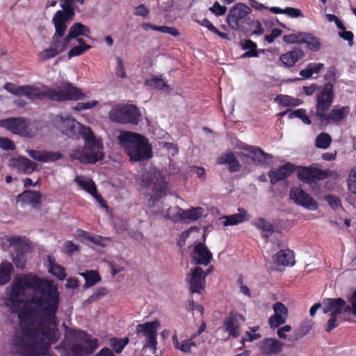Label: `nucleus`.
<instances>
[{
    "label": "nucleus",
    "mask_w": 356,
    "mask_h": 356,
    "mask_svg": "<svg viewBox=\"0 0 356 356\" xmlns=\"http://www.w3.org/2000/svg\"><path fill=\"white\" fill-rule=\"evenodd\" d=\"M245 317L236 311H231L224 318L221 329L228 333L229 338H237L241 334V322H245Z\"/></svg>",
    "instance_id": "12"
},
{
    "label": "nucleus",
    "mask_w": 356,
    "mask_h": 356,
    "mask_svg": "<svg viewBox=\"0 0 356 356\" xmlns=\"http://www.w3.org/2000/svg\"><path fill=\"white\" fill-rule=\"evenodd\" d=\"M80 275L83 277L86 280L84 288H90L95 284H96L98 282L101 280L100 275L97 271L95 270H86L84 273H80Z\"/></svg>",
    "instance_id": "43"
},
{
    "label": "nucleus",
    "mask_w": 356,
    "mask_h": 356,
    "mask_svg": "<svg viewBox=\"0 0 356 356\" xmlns=\"http://www.w3.org/2000/svg\"><path fill=\"white\" fill-rule=\"evenodd\" d=\"M241 47L243 50H248L241 56L242 58L258 57L259 51H264V49H260L258 51L257 49V45L256 42L250 39H245L242 41L241 43Z\"/></svg>",
    "instance_id": "38"
},
{
    "label": "nucleus",
    "mask_w": 356,
    "mask_h": 356,
    "mask_svg": "<svg viewBox=\"0 0 356 356\" xmlns=\"http://www.w3.org/2000/svg\"><path fill=\"white\" fill-rule=\"evenodd\" d=\"M27 152L33 159L42 163L54 162L63 157L60 152L29 149Z\"/></svg>",
    "instance_id": "24"
},
{
    "label": "nucleus",
    "mask_w": 356,
    "mask_h": 356,
    "mask_svg": "<svg viewBox=\"0 0 356 356\" xmlns=\"http://www.w3.org/2000/svg\"><path fill=\"white\" fill-rule=\"evenodd\" d=\"M51 343H47L42 340H38L37 343L30 348H20L27 351L29 356H56L49 353V346Z\"/></svg>",
    "instance_id": "36"
},
{
    "label": "nucleus",
    "mask_w": 356,
    "mask_h": 356,
    "mask_svg": "<svg viewBox=\"0 0 356 356\" xmlns=\"http://www.w3.org/2000/svg\"><path fill=\"white\" fill-rule=\"evenodd\" d=\"M287 318L281 316L280 315H272L268 319V324L270 328H277L280 325L284 324Z\"/></svg>",
    "instance_id": "56"
},
{
    "label": "nucleus",
    "mask_w": 356,
    "mask_h": 356,
    "mask_svg": "<svg viewBox=\"0 0 356 356\" xmlns=\"http://www.w3.org/2000/svg\"><path fill=\"white\" fill-rule=\"evenodd\" d=\"M128 343L129 339L127 337L124 339L113 337L109 340V345L117 354L121 353Z\"/></svg>",
    "instance_id": "47"
},
{
    "label": "nucleus",
    "mask_w": 356,
    "mask_h": 356,
    "mask_svg": "<svg viewBox=\"0 0 356 356\" xmlns=\"http://www.w3.org/2000/svg\"><path fill=\"white\" fill-rule=\"evenodd\" d=\"M194 21L200 25L207 28L211 32L216 34L220 38L225 40H229V35L226 33L220 31L207 18H204L202 20L195 19Z\"/></svg>",
    "instance_id": "45"
},
{
    "label": "nucleus",
    "mask_w": 356,
    "mask_h": 356,
    "mask_svg": "<svg viewBox=\"0 0 356 356\" xmlns=\"http://www.w3.org/2000/svg\"><path fill=\"white\" fill-rule=\"evenodd\" d=\"M40 100L48 99L58 102L84 99L86 96L81 89L67 82L59 90L43 86L40 91Z\"/></svg>",
    "instance_id": "5"
},
{
    "label": "nucleus",
    "mask_w": 356,
    "mask_h": 356,
    "mask_svg": "<svg viewBox=\"0 0 356 356\" xmlns=\"http://www.w3.org/2000/svg\"><path fill=\"white\" fill-rule=\"evenodd\" d=\"M118 139L132 162L147 161L153 156L152 147L149 140L140 134L123 131Z\"/></svg>",
    "instance_id": "4"
},
{
    "label": "nucleus",
    "mask_w": 356,
    "mask_h": 356,
    "mask_svg": "<svg viewBox=\"0 0 356 356\" xmlns=\"http://www.w3.org/2000/svg\"><path fill=\"white\" fill-rule=\"evenodd\" d=\"M305 33H297L283 36V41L288 44L302 43L303 41Z\"/></svg>",
    "instance_id": "55"
},
{
    "label": "nucleus",
    "mask_w": 356,
    "mask_h": 356,
    "mask_svg": "<svg viewBox=\"0 0 356 356\" xmlns=\"http://www.w3.org/2000/svg\"><path fill=\"white\" fill-rule=\"evenodd\" d=\"M296 168L294 164L289 162L277 169L270 170L268 172V176L271 184L274 185L277 182L286 179L295 171Z\"/></svg>",
    "instance_id": "23"
},
{
    "label": "nucleus",
    "mask_w": 356,
    "mask_h": 356,
    "mask_svg": "<svg viewBox=\"0 0 356 356\" xmlns=\"http://www.w3.org/2000/svg\"><path fill=\"white\" fill-rule=\"evenodd\" d=\"M146 186L152 188L154 192L148 200L149 203H152V206L166 195L168 184L164 175L160 171L154 172L148 176Z\"/></svg>",
    "instance_id": "11"
},
{
    "label": "nucleus",
    "mask_w": 356,
    "mask_h": 356,
    "mask_svg": "<svg viewBox=\"0 0 356 356\" xmlns=\"http://www.w3.org/2000/svg\"><path fill=\"white\" fill-rule=\"evenodd\" d=\"M283 344L273 338H266L260 344V350L264 355L270 356L282 351Z\"/></svg>",
    "instance_id": "27"
},
{
    "label": "nucleus",
    "mask_w": 356,
    "mask_h": 356,
    "mask_svg": "<svg viewBox=\"0 0 356 356\" xmlns=\"http://www.w3.org/2000/svg\"><path fill=\"white\" fill-rule=\"evenodd\" d=\"M172 341L176 350H180L185 354L191 353L192 348L197 347L196 342L191 337L188 339L179 341L176 332L172 337Z\"/></svg>",
    "instance_id": "35"
},
{
    "label": "nucleus",
    "mask_w": 356,
    "mask_h": 356,
    "mask_svg": "<svg viewBox=\"0 0 356 356\" xmlns=\"http://www.w3.org/2000/svg\"><path fill=\"white\" fill-rule=\"evenodd\" d=\"M191 257L195 264L208 266L213 259V254L204 242H199L194 246Z\"/></svg>",
    "instance_id": "21"
},
{
    "label": "nucleus",
    "mask_w": 356,
    "mask_h": 356,
    "mask_svg": "<svg viewBox=\"0 0 356 356\" xmlns=\"http://www.w3.org/2000/svg\"><path fill=\"white\" fill-rule=\"evenodd\" d=\"M298 118L302 120L305 124H310L312 123L311 120L307 115V111L305 108H298L295 111H292L289 113V118L293 119Z\"/></svg>",
    "instance_id": "50"
},
{
    "label": "nucleus",
    "mask_w": 356,
    "mask_h": 356,
    "mask_svg": "<svg viewBox=\"0 0 356 356\" xmlns=\"http://www.w3.org/2000/svg\"><path fill=\"white\" fill-rule=\"evenodd\" d=\"M238 213L229 216H223L221 219L225 220L222 222L224 226H232L240 224L245 221L248 220L249 214L247 211L243 208L238 209Z\"/></svg>",
    "instance_id": "32"
},
{
    "label": "nucleus",
    "mask_w": 356,
    "mask_h": 356,
    "mask_svg": "<svg viewBox=\"0 0 356 356\" xmlns=\"http://www.w3.org/2000/svg\"><path fill=\"white\" fill-rule=\"evenodd\" d=\"M54 126L63 136L72 139H79L81 136L85 140V145L82 148L74 149L71 151L70 156L81 163H96L103 160V143L102 139H97L92 129L81 124L74 118L70 116L63 117L56 115L54 118Z\"/></svg>",
    "instance_id": "3"
},
{
    "label": "nucleus",
    "mask_w": 356,
    "mask_h": 356,
    "mask_svg": "<svg viewBox=\"0 0 356 356\" xmlns=\"http://www.w3.org/2000/svg\"><path fill=\"white\" fill-rule=\"evenodd\" d=\"M60 7L63 10H58L54 16L65 19V20H72L75 15L74 6L75 2L83 4L85 0H60Z\"/></svg>",
    "instance_id": "25"
},
{
    "label": "nucleus",
    "mask_w": 356,
    "mask_h": 356,
    "mask_svg": "<svg viewBox=\"0 0 356 356\" xmlns=\"http://www.w3.org/2000/svg\"><path fill=\"white\" fill-rule=\"evenodd\" d=\"M290 197L293 202L302 207L316 211L318 208V202L304 190L298 187H293L289 192Z\"/></svg>",
    "instance_id": "15"
},
{
    "label": "nucleus",
    "mask_w": 356,
    "mask_h": 356,
    "mask_svg": "<svg viewBox=\"0 0 356 356\" xmlns=\"http://www.w3.org/2000/svg\"><path fill=\"white\" fill-rule=\"evenodd\" d=\"M323 67V63H310L300 71V75L305 79H309L314 74H318Z\"/></svg>",
    "instance_id": "42"
},
{
    "label": "nucleus",
    "mask_w": 356,
    "mask_h": 356,
    "mask_svg": "<svg viewBox=\"0 0 356 356\" xmlns=\"http://www.w3.org/2000/svg\"><path fill=\"white\" fill-rule=\"evenodd\" d=\"M350 113L348 106H342L340 108L334 107L327 113H323L316 119L324 124H335L344 120Z\"/></svg>",
    "instance_id": "20"
},
{
    "label": "nucleus",
    "mask_w": 356,
    "mask_h": 356,
    "mask_svg": "<svg viewBox=\"0 0 356 356\" xmlns=\"http://www.w3.org/2000/svg\"><path fill=\"white\" fill-rule=\"evenodd\" d=\"M68 21L56 16H54L52 19L55 27V33L52 37L51 44L58 51L59 54L65 51L71 42L67 35L63 38L67 30L66 22Z\"/></svg>",
    "instance_id": "10"
},
{
    "label": "nucleus",
    "mask_w": 356,
    "mask_h": 356,
    "mask_svg": "<svg viewBox=\"0 0 356 356\" xmlns=\"http://www.w3.org/2000/svg\"><path fill=\"white\" fill-rule=\"evenodd\" d=\"M327 173L317 167L310 165L309 167L298 168V178L302 182L312 184L316 181L324 179Z\"/></svg>",
    "instance_id": "19"
},
{
    "label": "nucleus",
    "mask_w": 356,
    "mask_h": 356,
    "mask_svg": "<svg viewBox=\"0 0 356 356\" xmlns=\"http://www.w3.org/2000/svg\"><path fill=\"white\" fill-rule=\"evenodd\" d=\"M186 281L189 284L191 293L202 294L205 289V278L203 270L200 266L192 268L187 275Z\"/></svg>",
    "instance_id": "17"
},
{
    "label": "nucleus",
    "mask_w": 356,
    "mask_h": 356,
    "mask_svg": "<svg viewBox=\"0 0 356 356\" xmlns=\"http://www.w3.org/2000/svg\"><path fill=\"white\" fill-rule=\"evenodd\" d=\"M254 227L262 231L261 236L268 238L275 232L274 225L263 218H259L253 222Z\"/></svg>",
    "instance_id": "39"
},
{
    "label": "nucleus",
    "mask_w": 356,
    "mask_h": 356,
    "mask_svg": "<svg viewBox=\"0 0 356 356\" xmlns=\"http://www.w3.org/2000/svg\"><path fill=\"white\" fill-rule=\"evenodd\" d=\"M14 271L13 266L10 262H2L0 266V286L7 284L12 277Z\"/></svg>",
    "instance_id": "40"
},
{
    "label": "nucleus",
    "mask_w": 356,
    "mask_h": 356,
    "mask_svg": "<svg viewBox=\"0 0 356 356\" xmlns=\"http://www.w3.org/2000/svg\"><path fill=\"white\" fill-rule=\"evenodd\" d=\"M216 163L219 165L227 164L230 172H238L241 168L240 163L231 151L219 156L216 159Z\"/></svg>",
    "instance_id": "29"
},
{
    "label": "nucleus",
    "mask_w": 356,
    "mask_h": 356,
    "mask_svg": "<svg viewBox=\"0 0 356 356\" xmlns=\"http://www.w3.org/2000/svg\"><path fill=\"white\" fill-rule=\"evenodd\" d=\"M302 99L289 95H282L280 97V104L285 106H297L302 104Z\"/></svg>",
    "instance_id": "52"
},
{
    "label": "nucleus",
    "mask_w": 356,
    "mask_h": 356,
    "mask_svg": "<svg viewBox=\"0 0 356 356\" xmlns=\"http://www.w3.org/2000/svg\"><path fill=\"white\" fill-rule=\"evenodd\" d=\"M41 197L42 195L39 191L26 190L17 196V202L25 204H30L35 207L41 204Z\"/></svg>",
    "instance_id": "28"
},
{
    "label": "nucleus",
    "mask_w": 356,
    "mask_h": 356,
    "mask_svg": "<svg viewBox=\"0 0 356 356\" xmlns=\"http://www.w3.org/2000/svg\"><path fill=\"white\" fill-rule=\"evenodd\" d=\"M348 302L350 305H348L346 310L348 314L356 316V290L348 298Z\"/></svg>",
    "instance_id": "59"
},
{
    "label": "nucleus",
    "mask_w": 356,
    "mask_h": 356,
    "mask_svg": "<svg viewBox=\"0 0 356 356\" xmlns=\"http://www.w3.org/2000/svg\"><path fill=\"white\" fill-rule=\"evenodd\" d=\"M8 241L15 248V254L13 255V261L17 268L23 269L25 266L24 254L27 244L19 236H12Z\"/></svg>",
    "instance_id": "22"
},
{
    "label": "nucleus",
    "mask_w": 356,
    "mask_h": 356,
    "mask_svg": "<svg viewBox=\"0 0 356 356\" xmlns=\"http://www.w3.org/2000/svg\"><path fill=\"white\" fill-rule=\"evenodd\" d=\"M146 84L149 86H153L159 90H163L165 88H168L166 81L158 76H154L151 79L147 80Z\"/></svg>",
    "instance_id": "54"
},
{
    "label": "nucleus",
    "mask_w": 356,
    "mask_h": 356,
    "mask_svg": "<svg viewBox=\"0 0 356 356\" xmlns=\"http://www.w3.org/2000/svg\"><path fill=\"white\" fill-rule=\"evenodd\" d=\"M4 89L18 97H26L31 100H40V88L38 87L30 85L17 86L15 83L8 82L5 83Z\"/></svg>",
    "instance_id": "16"
},
{
    "label": "nucleus",
    "mask_w": 356,
    "mask_h": 356,
    "mask_svg": "<svg viewBox=\"0 0 356 356\" xmlns=\"http://www.w3.org/2000/svg\"><path fill=\"white\" fill-rule=\"evenodd\" d=\"M159 326L160 322L158 320L145 322L136 326V334L138 335L141 334L146 338L145 347H149L154 350L156 349L157 330Z\"/></svg>",
    "instance_id": "14"
},
{
    "label": "nucleus",
    "mask_w": 356,
    "mask_h": 356,
    "mask_svg": "<svg viewBox=\"0 0 356 356\" xmlns=\"http://www.w3.org/2000/svg\"><path fill=\"white\" fill-rule=\"evenodd\" d=\"M348 189L353 193H356V168L353 169L348 176Z\"/></svg>",
    "instance_id": "61"
},
{
    "label": "nucleus",
    "mask_w": 356,
    "mask_h": 356,
    "mask_svg": "<svg viewBox=\"0 0 356 356\" xmlns=\"http://www.w3.org/2000/svg\"><path fill=\"white\" fill-rule=\"evenodd\" d=\"M13 165L18 171L24 174H31L38 167L36 163L22 156L14 159Z\"/></svg>",
    "instance_id": "33"
},
{
    "label": "nucleus",
    "mask_w": 356,
    "mask_h": 356,
    "mask_svg": "<svg viewBox=\"0 0 356 356\" xmlns=\"http://www.w3.org/2000/svg\"><path fill=\"white\" fill-rule=\"evenodd\" d=\"M111 121L120 124L137 125L140 121V113L133 104L118 105L108 114Z\"/></svg>",
    "instance_id": "7"
},
{
    "label": "nucleus",
    "mask_w": 356,
    "mask_h": 356,
    "mask_svg": "<svg viewBox=\"0 0 356 356\" xmlns=\"http://www.w3.org/2000/svg\"><path fill=\"white\" fill-rule=\"evenodd\" d=\"M273 261L277 265L293 266L294 253L289 249L281 250L273 256Z\"/></svg>",
    "instance_id": "34"
},
{
    "label": "nucleus",
    "mask_w": 356,
    "mask_h": 356,
    "mask_svg": "<svg viewBox=\"0 0 356 356\" xmlns=\"http://www.w3.org/2000/svg\"><path fill=\"white\" fill-rule=\"evenodd\" d=\"M273 309L275 315H280L281 316H284L285 318L288 317V309L283 303L280 302L274 303L273 305Z\"/></svg>",
    "instance_id": "57"
},
{
    "label": "nucleus",
    "mask_w": 356,
    "mask_h": 356,
    "mask_svg": "<svg viewBox=\"0 0 356 356\" xmlns=\"http://www.w3.org/2000/svg\"><path fill=\"white\" fill-rule=\"evenodd\" d=\"M209 10L216 16H222L225 14L227 7L221 6L218 1H215L213 6L209 8Z\"/></svg>",
    "instance_id": "60"
},
{
    "label": "nucleus",
    "mask_w": 356,
    "mask_h": 356,
    "mask_svg": "<svg viewBox=\"0 0 356 356\" xmlns=\"http://www.w3.org/2000/svg\"><path fill=\"white\" fill-rule=\"evenodd\" d=\"M90 49H91V46H86L85 47H82L79 45L75 46L67 52V56L69 58L74 56H79Z\"/></svg>",
    "instance_id": "58"
},
{
    "label": "nucleus",
    "mask_w": 356,
    "mask_h": 356,
    "mask_svg": "<svg viewBox=\"0 0 356 356\" xmlns=\"http://www.w3.org/2000/svg\"><path fill=\"white\" fill-rule=\"evenodd\" d=\"M143 29L148 31L152 29L153 31H158L162 33H168L173 36H179V33L175 27H170L167 26H156L149 23H143L141 24Z\"/></svg>",
    "instance_id": "41"
},
{
    "label": "nucleus",
    "mask_w": 356,
    "mask_h": 356,
    "mask_svg": "<svg viewBox=\"0 0 356 356\" xmlns=\"http://www.w3.org/2000/svg\"><path fill=\"white\" fill-rule=\"evenodd\" d=\"M252 10L243 3H236L229 11L227 15L228 25L234 31H243L245 24L252 22L248 16Z\"/></svg>",
    "instance_id": "8"
},
{
    "label": "nucleus",
    "mask_w": 356,
    "mask_h": 356,
    "mask_svg": "<svg viewBox=\"0 0 356 356\" xmlns=\"http://www.w3.org/2000/svg\"><path fill=\"white\" fill-rule=\"evenodd\" d=\"M86 335L85 345L74 343L69 348L63 350V356H87L93 353L98 347V339Z\"/></svg>",
    "instance_id": "13"
},
{
    "label": "nucleus",
    "mask_w": 356,
    "mask_h": 356,
    "mask_svg": "<svg viewBox=\"0 0 356 356\" xmlns=\"http://www.w3.org/2000/svg\"><path fill=\"white\" fill-rule=\"evenodd\" d=\"M334 98V84L330 82L325 83L316 95L314 117L316 118L323 113L328 112Z\"/></svg>",
    "instance_id": "9"
},
{
    "label": "nucleus",
    "mask_w": 356,
    "mask_h": 356,
    "mask_svg": "<svg viewBox=\"0 0 356 356\" xmlns=\"http://www.w3.org/2000/svg\"><path fill=\"white\" fill-rule=\"evenodd\" d=\"M77 232H78V236L80 238L85 239L88 241H90L95 245H102V241L104 239V238L102 236H99V235L92 234H90L85 230H83V229H78Z\"/></svg>",
    "instance_id": "49"
},
{
    "label": "nucleus",
    "mask_w": 356,
    "mask_h": 356,
    "mask_svg": "<svg viewBox=\"0 0 356 356\" xmlns=\"http://www.w3.org/2000/svg\"><path fill=\"white\" fill-rule=\"evenodd\" d=\"M58 54V51L54 49V47H53L51 44L49 48L44 49L40 53L39 59L41 61H45L56 57Z\"/></svg>",
    "instance_id": "53"
},
{
    "label": "nucleus",
    "mask_w": 356,
    "mask_h": 356,
    "mask_svg": "<svg viewBox=\"0 0 356 356\" xmlns=\"http://www.w3.org/2000/svg\"><path fill=\"white\" fill-rule=\"evenodd\" d=\"M90 30L88 26L80 23L76 22L69 29L67 36L70 41L73 39L77 38L78 37L83 35L87 38H90L89 34Z\"/></svg>",
    "instance_id": "37"
},
{
    "label": "nucleus",
    "mask_w": 356,
    "mask_h": 356,
    "mask_svg": "<svg viewBox=\"0 0 356 356\" xmlns=\"http://www.w3.org/2000/svg\"><path fill=\"white\" fill-rule=\"evenodd\" d=\"M26 289L38 292V295L32 297L31 302L40 309L45 321L55 323L56 314L60 303V293L51 282L37 276L25 275L17 279L13 284L11 291L6 300V306L9 308L10 312L16 314L20 310L24 302L22 296Z\"/></svg>",
    "instance_id": "1"
},
{
    "label": "nucleus",
    "mask_w": 356,
    "mask_h": 356,
    "mask_svg": "<svg viewBox=\"0 0 356 356\" xmlns=\"http://www.w3.org/2000/svg\"><path fill=\"white\" fill-rule=\"evenodd\" d=\"M323 313L330 312V318L327 321L325 329L327 332H330L340 324V321L337 320L339 315L348 314V311L346 310L348 305L341 298H326L323 300Z\"/></svg>",
    "instance_id": "6"
},
{
    "label": "nucleus",
    "mask_w": 356,
    "mask_h": 356,
    "mask_svg": "<svg viewBox=\"0 0 356 356\" xmlns=\"http://www.w3.org/2000/svg\"><path fill=\"white\" fill-rule=\"evenodd\" d=\"M330 136L327 133L320 134L316 139V146L318 148L327 149L331 143Z\"/></svg>",
    "instance_id": "51"
},
{
    "label": "nucleus",
    "mask_w": 356,
    "mask_h": 356,
    "mask_svg": "<svg viewBox=\"0 0 356 356\" xmlns=\"http://www.w3.org/2000/svg\"><path fill=\"white\" fill-rule=\"evenodd\" d=\"M117 60V65L115 70V74L118 77H120L122 79H124L127 77V73L124 70V63L122 58L118 57Z\"/></svg>",
    "instance_id": "62"
},
{
    "label": "nucleus",
    "mask_w": 356,
    "mask_h": 356,
    "mask_svg": "<svg viewBox=\"0 0 356 356\" xmlns=\"http://www.w3.org/2000/svg\"><path fill=\"white\" fill-rule=\"evenodd\" d=\"M173 209L177 211L176 216L172 218L173 220H188L189 221H195L202 216V209L200 207L184 211L179 207H175Z\"/></svg>",
    "instance_id": "26"
},
{
    "label": "nucleus",
    "mask_w": 356,
    "mask_h": 356,
    "mask_svg": "<svg viewBox=\"0 0 356 356\" xmlns=\"http://www.w3.org/2000/svg\"><path fill=\"white\" fill-rule=\"evenodd\" d=\"M19 320L20 332H16L13 339L17 348L29 349L35 345L38 340L47 343H55L56 337V319L51 324L43 318L42 312L36 307L24 306L17 313Z\"/></svg>",
    "instance_id": "2"
},
{
    "label": "nucleus",
    "mask_w": 356,
    "mask_h": 356,
    "mask_svg": "<svg viewBox=\"0 0 356 356\" xmlns=\"http://www.w3.org/2000/svg\"><path fill=\"white\" fill-rule=\"evenodd\" d=\"M0 127L19 136H26L29 134L27 120L22 117L0 120Z\"/></svg>",
    "instance_id": "18"
},
{
    "label": "nucleus",
    "mask_w": 356,
    "mask_h": 356,
    "mask_svg": "<svg viewBox=\"0 0 356 356\" xmlns=\"http://www.w3.org/2000/svg\"><path fill=\"white\" fill-rule=\"evenodd\" d=\"M302 43L306 44L307 47L312 51H317L321 48L319 40L316 37L312 36L311 34L305 33Z\"/></svg>",
    "instance_id": "48"
},
{
    "label": "nucleus",
    "mask_w": 356,
    "mask_h": 356,
    "mask_svg": "<svg viewBox=\"0 0 356 356\" xmlns=\"http://www.w3.org/2000/svg\"><path fill=\"white\" fill-rule=\"evenodd\" d=\"M0 147L4 150H14L15 145L10 138L0 137Z\"/></svg>",
    "instance_id": "63"
},
{
    "label": "nucleus",
    "mask_w": 356,
    "mask_h": 356,
    "mask_svg": "<svg viewBox=\"0 0 356 356\" xmlns=\"http://www.w3.org/2000/svg\"><path fill=\"white\" fill-rule=\"evenodd\" d=\"M49 273L55 276L59 280H63L66 277L65 269L61 265L54 263L50 259Z\"/></svg>",
    "instance_id": "46"
},
{
    "label": "nucleus",
    "mask_w": 356,
    "mask_h": 356,
    "mask_svg": "<svg viewBox=\"0 0 356 356\" xmlns=\"http://www.w3.org/2000/svg\"><path fill=\"white\" fill-rule=\"evenodd\" d=\"M326 200L329 205L335 211L341 207L340 200L335 195H329L326 197Z\"/></svg>",
    "instance_id": "64"
},
{
    "label": "nucleus",
    "mask_w": 356,
    "mask_h": 356,
    "mask_svg": "<svg viewBox=\"0 0 356 356\" xmlns=\"http://www.w3.org/2000/svg\"><path fill=\"white\" fill-rule=\"evenodd\" d=\"M74 181L80 186L81 188L88 193H90L91 195L96 194L97 187L91 179H88L87 180H84L81 179L79 177H76L74 179Z\"/></svg>",
    "instance_id": "44"
},
{
    "label": "nucleus",
    "mask_w": 356,
    "mask_h": 356,
    "mask_svg": "<svg viewBox=\"0 0 356 356\" xmlns=\"http://www.w3.org/2000/svg\"><path fill=\"white\" fill-rule=\"evenodd\" d=\"M304 52L300 48L296 47L291 51L283 54L280 57V60L286 67H293L296 63L304 57Z\"/></svg>",
    "instance_id": "30"
},
{
    "label": "nucleus",
    "mask_w": 356,
    "mask_h": 356,
    "mask_svg": "<svg viewBox=\"0 0 356 356\" xmlns=\"http://www.w3.org/2000/svg\"><path fill=\"white\" fill-rule=\"evenodd\" d=\"M247 150L252 155V156H249L245 154H243V156L246 159V161L248 160H251L253 163L256 164H263L265 163V161L268 159H272L273 156L270 154H268L263 151L259 147H254L252 146H250Z\"/></svg>",
    "instance_id": "31"
}]
</instances>
